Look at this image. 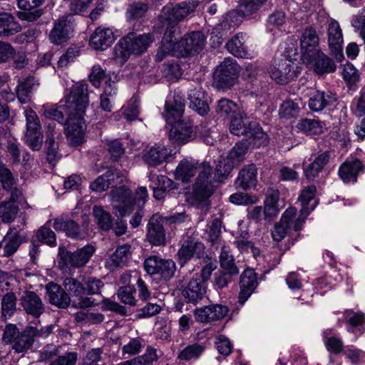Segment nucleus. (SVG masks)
<instances>
[{"instance_id":"obj_1","label":"nucleus","mask_w":365,"mask_h":365,"mask_svg":"<svg viewBox=\"0 0 365 365\" xmlns=\"http://www.w3.org/2000/svg\"><path fill=\"white\" fill-rule=\"evenodd\" d=\"M89 104L88 84L78 82L72 86L65 97V103L58 107H43V114L48 119L64 123L76 110L82 113Z\"/></svg>"},{"instance_id":"obj_2","label":"nucleus","mask_w":365,"mask_h":365,"mask_svg":"<svg viewBox=\"0 0 365 365\" xmlns=\"http://www.w3.org/2000/svg\"><path fill=\"white\" fill-rule=\"evenodd\" d=\"M170 40L162 39L161 46L155 55L158 61H163L167 56H187L200 51L205 42V37L200 31L191 32L185 35L180 41L175 42V36L179 34H172Z\"/></svg>"},{"instance_id":"obj_3","label":"nucleus","mask_w":365,"mask_h":365,"mask_svg":"<svg viewBox=\"0 0 365 365\" xmlns=\"http://www.w3.org/2000/svg\"><path fill=\"white\" fill-rule=\"evenodd\" d=\"M217 178L216 169L215 170L214 176H212V168L208 162L203 161L200 163V172L193 185L192 193L197 207H200L204 211H207L209 208L208 200L217 187L215 183L223 182L218 180Z\"/></svg>"},{"instance_id":"obj_4","label":"nucleus","mask_w":365,"mask_h":365,"mask_svg":"<svg viewBox=\"0 0 365 365\" xmlns=\"http://www.w3.org/2000/svg\"><path fill=\"white\" fill-rule=\"evenodd\" d=\"M199 1L196 0H188L176 4L175 6H165L163 8L160 21L166 25L165 31V41L170 40L172 34H180L178 23L192 13L197 7Z\"/></svg>"},{"instance_id":"obj_5","label":"nucleus","mask_w":365,"mask_h":365,"mask_svg":"<svg viewBox=\"0 0 365 365\" xmlns=\"http://www.w3.org/2000/svg\"><path fill=\"white\" fill-rule=\"evenodd\" d=\"M55 326L53 324L41 327L27 326L18 334L12 346L16 353H25L30 349L36 339H46L53 331Z\"/></svg>"},{"instance_id":"obj_6","label":"nucleus","mask_w":365,"mask_h":365,"mask_svg":"<svg viewBox=\"0 0 365 365\" xmlns=\"http://www.w3.org/2000/svg\"><path fill=\"white\" fill-rule=\"evenodd\" d=\"M247 148V141L242 140L235 144L226 158L218 161L216 165V174L218 175V180L224 181L231 170L241 164L245 159Z\"/></svg>"},{"instance_id":"obj_7","label":"nucleus","mask_w":365,"mask_h":365,"mask_svg":"<svg viewBox=\"0 0 365 365\" xmlns=\"http://www.w3.org/2000/svg\"><path fill=\"white\" fill-rule=\"evenodd\" d=\"M304 223V220L297 217V209L290 207L284 211L280 221L274 225L272 237L274 241L280 242L292 229L294 231L301 230Z\"/></svg>"},{"instance_id":"obj_8","label":"nucleus","mask_w":365,"mask_h":365,"mask_svg":"<svg viewBox=\"0 0 365 365\" xmlns=\"http://www.w3.org/2000/svg\"><path fill=\"white\" fill-rule=\"evenodd\" d=\"M239 66L232 58H225L214 73V84L219 88H229L238 79Z\"/></svg>"},{"instance_id":"obj_9","label":"nucleus","mask_w":365,"mask_h":365,"mask_svg":"<svg viewBox=\"0 0 365 365\" xmlns=\"http://www.w3.org/2000/svg\"><path fill=\"white\" fill-rule=\"evenodd\" d=\"M26 120V142L34 150H39L43 142L41 124L36 113L31 109L25 110Z\"/></svg>"},{"instance_id":"obj_10","label":"nucleus","mask_w":365,"mask_h":365,"mask_svg":"<svg viewBox=\"0 0 365 365\" xmlns=\"http://www.w3.org/2000/svg\"><path fill=\"white\" fill-rule=\"evenodd\" d=\"M86 110L84 109L82 113H78V110H76L73 116L69 117L66 121V137L69 143L73 146L79 145L84 140L86 125L83 116Z\"/></svg>"},{"instance_id":"obj_11","label":"nucleus","mask_w":365,"mask_h":365,"mask_svg":"<svg viewBox=\"0 0 365 365\" xmlns=\"http://www.w3.org/2000/svg\"><path fill=\"white\" fill-rule=\"evenodd\" d=\"M95 252L92 245H86L75 252L61 250L59 252L61 261L66 267L80 268L84 267Z\"/></svg>"},{"instance_id":"obj_12","label":"nucleus","mask_w":365,"mask_h":365,"mask_svg":"<svg viewBox=\"0 0 365 365\" xmlns=\"http://www.w3.org/2000/svg\"><path fill=\"white\" fill-rule=\"evenodd\" d=\"M204 244L197 237L187 236L178 252L179 263L183 266L192 257L200 258L205 253Z\"/></svg>"},{"instance_id":"obj_13","label":"nucleus","mask_w":365,"mask_h":365,"mask_svg":"<svg viewBox=\"0 0 365 365\" xmlns=\"http://www.w3.org/2000/svg\"><path fill=\"white\" fill-rule=\"evenodd\" d=\"M168 123L171 124L169 138L174 143L183 145L194 139L195 133L191 121L172 118V123Z\"/></svg>"},{"instance_id":"obj_14","label":"nucleus","mask_w":365,"mask_h":365,"mask_svg":"<svg viewBox=\"0 0 365 365\" xmlns=\"http://www.w3.org/2000/svg\"><path fill=\"white\" fill-rule=\"evenodd\" d=\"M73 21V16L72 14L65 15L56 21L49 34L50 41L56 45L67 41L72 36Z\"/></svg>"},{"instance_id":"obj_15","label":"nucleus","mask_w":365,"mask_h":365,"mask_svg":"<svg viewBox=\"0 0 365 365\" xmlns=\"http://www.w3.org/2000/svg\"><path fill=\"white\" fill-rule=\"evenodd\" d=\"M133 56H139L145 52L154 41L153 34H137L130 32L122 38Z\"/></svg>"},{"instance_id":"obj_16","label":"nucleus","mask_w":365,"mask_h":365,"mask_svg":"<svg viewBox=\"0 0 365 365\" xmlns=\"http://www.w3.org/2000/svg\"><path fill=\"white\" fill-rule=\"evenodd\" d=\"M302 60L304 63L309 64L313 71L319 76L334 73L336 69V65L334 61L321 50L311 54L310 58Z\"/></svg>"},{"instance_id":"obj_17","label":"nucleus","mask_w":365,"mask_h":365,"mask_svg":"<svg viewBox=\"0 0 365 365\" xmlns=\"http://www.w3.org/2000/svg\"><path fill=\"white\" fill-rule=\"evenodd\" d=\"M229 309L222 304H210L201 308H197L194 311L195 320L200 323H210L224 318Z\"/></svg>"},{"instance_id":"obj_18","label":"nucleus","mask_w":365,"mask_h":365,"mask_svg":"<svg viewBox=\"0 0 365 365\" xmlns=\"http://www.w3.org/2000/svg\"><path fill=\"white\" fill-rule=\"evenodd\" d=\"M63 286L66 291L78 298V301L74 302L76 307L86 308L93 304V301L91 298L84 297L86 294V287L78 279L66 277L63 281Z\"/></svg>"},{"instance_id":"obj_19","label":"nucleus","mask_w":365,"mask_h":365,"mask_svg":"<svg viewBox=\"0 0 365 365\" xmlns=\"http://www.w3.org/2000/svg\"><path fill=\"white\" fill-rule=\"evenodd\" d=\"M110 197L113 202L120 203L115 207L120 217L128 215L133 211V196L130 190L124 186L115 187L111 190Z\"/></svg>"},{"instance_id":"obj_20","label":"nucleus","mask_w":365,"mask_h":365,"mask_svg":"<svg viewBox=\"0 0 365 365\" xmlns=\"http://www.w3.org/2000/svg\"><path fill=\"white\" fill-rule=\"evenodd\" d=\"M19 301L24 311L34 318H39L45 312L41 298L33 291H25Z\"/></svg>"},{"instance_id":"obj_21","label":"nucleus","mask_w":365,"mask_h":365,"mask_svg":"<svg viewBox=\"0 0 365 365\" xmlns=\"http://www.w3.org/2000/svg\"><path fill=\"white\" fill-rule=\"evenodd\" d=\"M328 43L331 53L334 56L339 62L344 59L342 52L343 36L339 24L332 21L328 28Z\"/></svg>"},{"instance_id":"obj_22","label":"nucleus","mask_w":365,"mask_h":365,"mask_svg":"<svg viewBox=\"0 0 365 365\" xmlns=\"http://www.w3.org/2000/svg\"><path fill=\"white\" fill-rule=\"evenodd\" d=\"M258 286L257 274L252 269H247L241 274L240 279L239 302L245 304Z\"/></svg>"},{"instance_id":"obj_23","label":"nucleus","mask_w":365,"mask_h":365,"mask_svg":"<svg viewBox=\"0 0 365 365\" xmlns=\"http://www.w3.org/2000/svg\"><path fill=\"white\" fill-rule=\"evenodd\" d=\"M115 39V37L111 29L98 26L91 35L89 44L96 51H105L111 46Z\"/></svg>"},{"instance_id":"obj_24","label":"nucleus","mask_w":365,"mask_h":365,"mask_svg":"<svg viewBox=\"0 0 365 365\" xmlns=\"http://www.w3.org/2000/svg\"><path fill=\"white\" fill-rule=\"evenodd\" d=\"M319 38L316 30L312 26L307 27L300 38V50L302 59L310 58L311 54L318 51Z\"/></svg>"},{"instance_id":"obj_25","label":"nucleus","mask_w":365,"mask_h":365,"mask_svg":"<svg viewBox=\"0 0 365 365\" xmlns=\"http://www.w3.org/2000/svg\"><path fill=\"white\" fill-rule=\"evenodd\" d=\"M270 77L279 84H286L295 76L292 71V63L288 59H282L270 68Z\"/></svg>"},{"instance_id":"obj_26","label":"nucleus","mask_w":365,"mask_h":365,"mask_svg":"<svg viewBox=\"0 0 365 365\" xmlns=\"http://www.w3.org/2000/svg\"><path fill=\"white\" fill-rule=\"evenodd\" d=\"M46 295L49 303L58 308L65 309L70 304L68 294L58 284L48 283L46 287Z\"/></svg>"},{"instance_id":"obj_27","label":"nucleus","mask_w":365,"mask_h":365,"mask_svg":"<svg viewBox=\"0 0 365 365\" xmlns=\"http://www.w3.org/2000/svg\"><path fill=\"white\" fill-rule=\"evenodd\" d=\"M163 221V218L158 215H154L149 220L147 237L153 245L160 246L165 244V233Z\"/></svg>"},{"instance_id":"obj_28","label":"nucleus","mask_w":365,"mask_h":365,"mask_svg":"<svg viewBox=\"0 0 365 365\" xmlns=\"http://www.w3.org/2000/svg\"><path fill=\"white\" fill-rule=\"evenodd\" d=\"M206 292L205 284L200 281L197 274H195L183 289L182 295L189 302L195 304L204 298Z\"/></svg>"},{"instance_id":"obj_29","label":"nucleus","mask_w":365,"mask_h":365,"mask_svg":"<svg viewBox=\"0 0 365 365\" xmlns=\"http://www.w3.org/2000/svg\"><path fill=\"white\" fill-rule=\"evenodd\" d=\"M200 163L192 158L182 160L175 170V177L178 180L188 182L195 175L197 170L200 171Z\"/></svg>"},{"instance_id":"obj_30","label":"nucleus","mask_w":365,"mask_h":365,"mask_svg":"<svg viewBox=\"0 0 365 365\" xmlns=\"http://www.w3.org/2000/svg\"><path fill=\"white\" fill-rule=\"evenodd\" d=\"M317 192V187L315 185H309L304 187L299 197V200L301 202L302 208L298 217L302 218L304 222L309 215L311 210H314L317 205V201L314 197Z\"/></svg>"},{"instance_id":"obj_31","label":"nucleus","mask_w":365,"mask_h":365,"mask_svg":"<svg viewBox=\"0 0 365 365\" xmlns=\"http://www.w3.org/2000/svg\"><path fill=\"white\" fill-rule=\"evenodd\" d=\"M363 169V165L359 160H347L339 167L338 173L344 182H355L357 180L359 173Z\"/></svg>"},{"instance_id":"obj_32","label":"nucleus","mask_w":365,"mask_h":365,"mask_svg":"<svg viewBox=\"0 0 365 365\" xmlns=\"http://www.w3.org/2000/svg\"><path fill=\"white\" fill-rule=\"evenodd\" d=\"M190 108L195 110L200 115H206L210 110L204 92L200 87L190 89L188 93Z\"/></svg>"},{"instance_id":"obj_33","label":"nucleus","mask_w":365,"mask_h":365,"mask_svg":"<svg viewBox=\"0 0 365 365\" xmlns=\"http://www.w3.org/2000/svg\"><path fill=\"white\" fill-rule=\"evenodd\" d=\"M336 101V96L330 91H316L309 101V108L314 111H321Z\"/></svg>"},{"instance_id":"obj_34","label":"nucleus","mask_w":365,"mask_h":365,"mask_svg":"<svg viewBox=\"0 0 365 365\" xmlns=\"http://www.w3.org/2000/svg\"><path fill=\"white\" fill-rule=\"evenodd\" d=\"M168 156V150L165 146L155 145L145 151L143 160L149 166L155 167L163 163Z\"/></svg>"},{"instance_id":"obj_35","label":"nucleus","mask_w":365,"mask_h":365,"mask_svg":"<svg viewBox=\"0 0 365 365\" xmlns=\"http://www.w3.org/2000/svg\"><path fill=\"white\" fill-rule=\"evenodd\" d=\"M235 184L243 190L250 189L257 184V168L255 165H248L242 168L238 174Z\"/></svg>"},{"instance_id":"obj_36","label":"nucleus","mask_w":365,"mask_h":365,"mask_svg":"<svg viewBox=\"0 0 365 365\" xmlns=\"http://www.w3.org/2000/svg\"><path fill=\"white\" fill-rule=\"evenodd\" d=\"M53 228L57 231H63L66 235L73 239L82 238V232L79 225L73 220L58 217L54 220Z\"/></svg>"},{"instance_id":"obj_37","label":"nucleus","mask_w":365,"mask_h":365,"mask_svg":"<svg viewBox=\"0 0 365 365\" xmlns=\"http://www.w3.org/2000/svg\"><path fill=\"white\" fill-rule=\"evenodd\" d=\"M248 130L245 135L247 138V147L252 145L255 147L259 148L265 146L268 143V136L262 128L255 122H252L248 128Z\"/></svg>"},{"instance_id":"obj_38","label":"nucleus","mask_w":365,"mask_h":365,"mask_svg":"<svg viewBox=\"0 0 365 365\" xmlns=\"http://www.w3.org/2000/svg\"><path fill=\"white\" fill-rule=\"evenodd\" d=\"M247 34L238 33L226 43L227 51L233 56L239 58H245L248 55L247 48L245 45Z\"/></svg>"},{"instance_id":"obj_39","label":"nucleus","mask_w":365,"mask_h":365,"mask_svg":"<svg viewBox=\"0 0 365 365\" xmlns=\"http://www.w3.org/2000/svg\"><path fill=\"white\" fill-rule=\"evenodd\" d=\"M329 159L330 155L328 152L318 155L312 163L304 168L306 178L309 180H314L317 178L324 166L329 162Z\"/></svg>"},{"instance_id":"obj_40","label":"nucleus","mask_w":365,"mask_h":365,"mask_svg":"<svg viewBox=\"0 0 365 365\" xmlns=\"http://www.w3.org/2000/svg\"><path fill=\"white\" fill-rule=\"evenodd\" d=\"M164 117L168 123H172L174 120L180 119L184 112V101L179 95H175L173 102H166Z\"/></svg>"},{"instance_id":"obj_41","label":"nucleus","mask_w":365,"mask_h":365,"mask_svg":"<svg viewBox=\"0 0 365 365\" xmlns=\"http://www.w3.org/2000/svg\"><path fill=\"white\" fill-rule=\"evenodd\" d=\"M115 178H120V173L116 169L110 168L91 183V189L98 192L105 191L114 182Z\"/></svg>"},{"instance_id":"obj_42","label":"nucleus","mask_w":365,"mask_h":365,"mask_svg":"<svg viewBox=\"0 0 365 365\" xmlns=\"http://www.w3.org/2000/svg\"><path fill=\"white\" fill-rule=\"evenodd\" d=\"M130 246L128 244L119 246L115 252L107 259L106 265L110 269H114L125 264L130 255Z\"/></svg>"},{"instance_id":"obj_43","label":"nucleus","mask_w":365,"mask_h":365,"mask_svg":"<svg viewBox=\"0 0 365 365\" xmlns=\"http://www.w3.org/2000/svg\"><path fill=\"white\" fill-rule=\"evenodd\" d=\"M55 126V123H50L46 131L47 159L51 163H54L58 158V148L55 139L59 135V133L56 132Z\"/></svg>"},{"instance_id":"obj_44","label":"nucleus","mask_w":365,"mask_h":365,"mask_svg":"<svg viewBox=\"0 0 365 365\" xmlns=\"http://www.w3.org/2000/svg\"><path fill=\"white\" fill-rule=\"evenodd\" d=\"M92 213L96 223L101 230L108 231L112 229L113 218L102 206L95 205Z\"/></svg>"},{"instance_id":"obj_45","label":"nucleus","mask_w":365,"mask_h":365,"mask_svg":"<svg viewBox=\"0 0 365 365\" xmlns=\"http://www.w3.org/2000/svg\"><path fill=\"white\" fill-rule=\"evenodd\" d=\"M21 30V26L8 13L0 14V36H12Z\"/></svg>"},{"instance_id":"obj_46","label":"nucleus","mask_w":365,"mask_h":365,"mask_svg":"<svg viewBox=\"0 0 365 365\" xmlns=\"http://www.w3.org/2000/svg\"><path fill=\"white\" fill-rule=\"evenodd\" d=\"M220 264L222 270L227 272L230 274H238L240 270L235 262L231 250L228 246H223L220 255Z\"/></svg>"},{"instance_id":"obj_47","label":"nucleus","mask_w":365,"mask_h":365,"mask_svg":"<svg viewBox=\"0 0 365 365\" xmlns=\"http://www.w3.org/2000/svg\"><path fill=\"white\" fill-rule=\"evenodd\" d=\"M4 240L7 242L4 247V257L13 255L22 242L19 233L15 227L9 229L6 235L4 237Z\"/></svg>"},{"instance_id":"obj_48","label":"nucleus","mask_w":365,"mask_h":365,"mask_svg":"<svg viewBox=\"0 0 365 365\" xmlns=\"http://www.w3.org/2000/svg\"><path fill=\"white\" fill-rule=\"evenodd\" d=\"M34 83V77H29L19 82L16 93L19 101L21 103H26L30 101Z\"/></svg>"},{"instance_id":"obj_49","label":"nucleus","mask_w":365,"mask_h":365,"mask_svg":"<svg viewBox=\"0 0 365 365\" xmlns=\"http://www.w3.org/2000/svg\"><path fill=\"white\" fill-rule=\"evenodd\" d=\"M113 59L120 66H123L132 55L125 41L121 38L113 49Z\"/></svg>"},{"instance_id":"obj_50","label":"nucleus","mask_w":365,"mask_h":365,"mask_svg":"<svg viewBox=\"0 0 365 365\" xmlns=\"http://www.w3.org/2000/svg\"><path fill=\"white\" fill-rule=\"evenodd\" d=\"M251 123L252 122L245 120L241 114L237 113L230 118V131L235 135L245 136Z\"/></svg>"},{"instance_id":"obj_51","label":"nucleus","mask_w":365,"mask_h":365,"mask_svg":"<svg viewBox=\"0 0 365 365\" xmlns=\"http://www.w3.org/2000/svg\"><path fill=\"white\" fill-rule=\"evenodd\" d=\"M299 128L309 135H319L323 133L324 124L315 119L305 118L299 123Z\"/></svg>"},{"instance_id":"obj_52","label":"nucleus","mask_w":365,"mask_h":365,"mask_svg":"<svg viewBox=\"0 0 365 365\" xmlns=\"http://www.w3.org/2000/svg\"><path fill=\"white\" fill-rule=\"evenodd\" d=\"M299 110L298 102L287 100L281 104L279 109V115L281 118L286 119L296 118L299 113Z\"/></svg>"},{"instance_id":"obj_53","label":"nucleus","mask_w":365,"mask_h":365,"mask_svg":"<svg viewBox=\"0 0 365 365\" xmlns=\"http://www.w3.org/2000/svg\"><path fill=\"white\" fill-rule=\"evenodd\" d=\"M145 340L140 336L131 338L129 341L123 346L122 354L123 356H135L140 354L145 347Z\"/></svg>"},{"instance_id":"obj_54","label":"nucleus","mask_w":365,"mask_h":365,"mask_svg":"<svg viewBox=\"0 0 365 365\" xmlns=\"http://www.w3.org/2000/svg\"><path fill=\"white\" fill-rule=\"evenodd\" d=\"M205 351V346L200 344L195 343L187 346L183 349L178 356L180 360L189 361L197 359Z\"/></svg>"},{"instance_id":"obj_55","label":"nucleus","mask_w":365,"mask_h":365,"mask_svg":"<svg viewBox=\"0 0 365 365\" xmlns=\"http://www.w3.org/2000/svg\"><path fill=\"white\" fill-rule=\"evenodd\" d=\"M18 210V205L12 202H1L0 204V218L4 222H11L15 219Z\"/></svg>"},{"instance_id":"obj_56","label":"nucleus","mask_w":365,"mask_h":365,"mask_svg":"<svg viewBox=\"0 0 365 365\" xmlns=\"http://www.w3.org/2000/svg\"><path fill=\"white\" fill-rule=\"evenodd\" d=\"M175 269V263L173 260L161 259L156 274H159L165 281H168L174 276Z\"/></svg>"},{"instance_id":"obj_57","label":"nucleus","mask_w":365,"mask_h":365,"mask_svg":"<svg viewBox=\"0 0 365 365\" xmlns=\"http://www.w3.org/2000/svg\"><path fill=\"white\" fill-rule=\"evenodd\" d=\"M17 298L14 292H7L1 299V312L4 317H11L16 310Z\"/></svg>"},{"instance_id":"obj_58","label":"nucleus","mask_w":365,"mask_h":365,"mask_svg":"<svg viewBox=\"0 0 365 365\" xmlns=\"http://www.w3.org/2000/svg\"><path fill=\"white\" fill-rule=\"evenodd\" d=\"M237 106L227 99H221L218 101L217 112L222 116L232 118L237 114Z\"/></svg>"},{"instance_id":"obj_59","label":"nucleus","mask_w":365,"mask_h":365,"mask_svg":"<svg viewBox=\"0 0 365 365\" xmlns=\"http://www.w3.org/2000/svg\"><path fill=\"white\" fill-rule=\"evenodd\" d=\"M267 0H242L239 11L243 16H249L257 12Z\"/></svg>"},{"instance_id":"obj_60","label":"nucleus","mask_w":365,"mask_h":365,"mask_svg":"<svg viewBox=\"0 0 365 365\" xmlns=\"http://www.w3.org/2000/svg\"><path fill=\"white\" fill-rule=\"evenodd\" d=\"M78 359V354L76 351H67L63 354H58L49 365H76Z\"/></svg>"},{"instance_id":"obj_61","label":"nucleus","mask_w":365,"mask_h":365,"mask_svg":"<svg viewBox=\"0 0 365 365\" xmlns=\"http://www.w3.org/2000/svg\"><path fill=\"white\" fill-rule=\"evenodd\" d=\"M135 289L134 287L125 286L118 289V297L122 303L133 306L135 304Z\"/></svg>"},{"instance_id":"obj_62","label":"nucleus","mask_w":365,"mask_h":365,"mask_svg":"<svg viewBox=\"0 0 365 365\" xmlns=\"http://www.w3.org/2000/svg\"><path fill=\"white\" fill-rule=\"evenodd\" d=\"M135 357L140 365H152L159 359L157 349L151 346H148L146 347L145 351L143 354Z\"/></svg>"},{"instance_id":"obj_63","label":"nucleus","mask_w":365,"mask_h":365,"mask_svg":"<svg viewBox=\"0 0 365 365\" xmlns=\"http://www.w3.org/2000/svg\"><path fill=\"white\" fill-rule=\"evenodd\" d=\"M0 182L4 190L11 189L15 185L16 180L10 170L0 161Z\"/></svg>"},{"instance_id":"obj_64","label":"nucleus","mask_w":365,"mask_h":365,"mask_svg":"<svg viewBox=\"0 0 365 365\" xmlns=\"http://www.w3.org/2000/svg\"><path fill=\"white\" fill-rule=\"evenodd\" d=\"M37 238L41 242L50 246L56 245V236L53 231L46 226L41 227L37 232Z\"/></svg>"}]
</instances>
